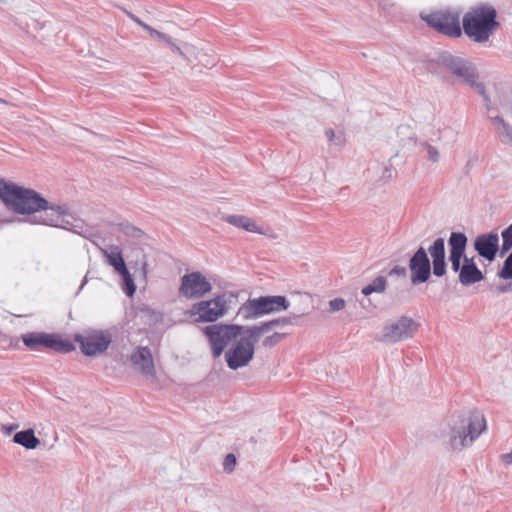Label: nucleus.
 I'll list each match as a JSON object with an SVG mask.
<instances>
[{
    "label": "nucleus",
    "instance_id": "nucleus-30",
    "mask_svg": "<svg viewBox=\"0 0 512 512\" xmlns=\"http://www.w3.org/2000/svg\"><path fill=\"white\" fill-rule=\"evenodd\" d=\"M426 149L429 159L433 162H437L439 160V152L437 149L429 144L426 145Z\"/></svg>",
    "mask_w": 512,
    "mask_h": 512
},
{
    "label": "nucleus",
    "instance_id": "nucleus-29",
    "mask_svg": "<svg viewBox=\"0 0 512 512\" xmlns=\"http://www.w3.org/2000/svg\"><path fill=\"white\" fill-rule=\"evenodd\" d=\"M330 311H340L345 307V301L342 298H335L329 302Z\"/></svg>",
    "mask_w": 512,
    "mask_h": 512
},
{
    "label": "nucleus",
    "instance_id": "nucleus-27",
    "mask_svg": "<svg viewBox=\"0 0 512 512\" xmlns=\"http://www.w3.org/2000/svg\"><path fill=\"white\" fill-rule=\"evenodd\" d=\"M371 285L374 292L381 293L385 290L386 279L382 276H379L372 281Z\"/></svg>",
    "mask_w": 512,
    "mask_h": 512
},
{
    "label": "nucleus",
    "instance_id": "nucleus-3",
    "mask_svg": "<svg viewBox=\"0 0 512 512\" xmlns=\"http://www.w3.org/2000/svg\"><path fill=\"white\" fill-rule=\"evenodd\" d=\"M449 260L454 272H459V281L463 285H471L483 279L481 270L475 265L472 258L464 257L467 237L464 233L453 232L448 240Z\"/></svg>",
    "mask_w": 512,
    "mask_h": 512
},
{
    "label": "nucleus",
    "instance_id": "nucleus-22",
    "mask_svg": "<svg viewBox=\"0 0 512 512\" xmlns=\"http://www.w3.org/2000/svg\"><path fill=\"white\" fill-rule=\"evenodd\" d=\"M134 20L139 26H141L143 29H145L150 34V36L156 37L157 39L164 41L168 44L171 42V38L169 36L155 30L154 28L147 25L146 23H144L143 21H141L138 18H135Z\"/></svg>",
    "mask_w": 512,
    "mask_h": 512
},
{
    "label": "nucleus",
    "instance_id": "nucleus-7",
    "mask_svg": "<svg viewBox=\"0 0 512 512\" xmlns=\"http://www.w3.org/2000/svg\"><path fill=\"white\" fill-rule=\"evenodd\" d=\"M245 327L235 324H213L202 329L211 346L215 358L220 357L227 345L237 339Z\"/></svg>",
    "mask_w": 512,
    "mask_h": 512
},
{
    "label": "nucleus",
    "instance_id": "nucleus-19",
    "mask_svg": "<svg viewBox=\"0 0 512 512\" xmlns=\"http://www.w3.org/2000/svg\"><path fill=\"white\" fill-rule=\"evenodd\" d=\"M225 221L245 231L264 234V229L257 225L256 222L250 217L244 215H229L225 218Z\"/></svg>",
    "mask_w": 512,
    "mask_h": 512
},
{
    "label": "nucleus",
    "instance_id": "nucleus-20",
    "mask_svg": "<svg viewBox=\"0 0 512 512\" xmlns=\"http://www.w3.org/2000/svg\"><path fill=\"white\" fill-rule=\"evenodd\" d=\"M106 262L112 266L118 273L127 269L125 261L122 256V251L118 246H111L107 249H102Z\"/></svg>",
    "mask_w": 512,
    "mask_h": 512
},
{
    "label": "nucleus",
    "instance_id": "nucleus-32",
    "mask_svg": "<svg viewBox=\"0 0 512 512\" xmlns=\"http://www.w3.org/2000/svg\"><path fill=\"white\" fill-rule=\"evenodd\" d=\"M362 293H363L364 295H366V296H368V295H370V294L374 293V290H372V285H371V283H370L369 285L365 286V287L362 289Z\"/></svg>",
    "mask_w": 512,
    "mask_h": 512
},
{
    "label": "nucleus",
    "instance_id": "nucleus-21",
    "mask_svg": "<svg viewBox=\"0 0 512 512\" xmlns=\"http://www.w3.org/2000/svg\"><path fill=\"white\" fill-rule=\"evenodd\" d=\"M14 442L27 449H35L39 444V439L35 437L32 429H28L16 433L14 435Z\"/></svg>",
    "mask_w": 512,
    "mask_h": 512
},
{
    "label": "nucleus",
    "instance_id": "nucleus-16",
    "mask_svg": "<svg viewBox=\"0 0 512 512\" xmlns=\"http://www.w3.org/2000/svg\"><path fill=\"white\" fill-rule=\"evenodd\" d=\"M448 66L451 72L461 78L464 83L475 87L478 93L484 94V87L476 83V75L471 66L460 60H452Z\"/></svg>",
    "mask_w": 512,
    "mask_h": 512
},
{
    "label": "nucleus",
    "instance_id": "nucleus-6",
    "mask_svg": "<svg viewBox=\"0 0 512 512\" xmlns=\"http://www.w3.org/2000/svg\"><path fill=\"white\" fill-rule=\"evenodd\" d=\"M289 308V302L284 296H261L248 299L241 305L238 314L244 319H256L266 314L285 311Z\"/></svg>",
    "mask_w": 512,
    "mask_h": 512
},
{
    "label": "nucleus",
    "instance_id": "nucleus-31",
    "mask_svg": "<svg viewBox=\"0 0 512 512\" xmlns=\"http://www.w3.org/2000/svg\"><path fill=\"white\" fill-rule=\"evenodd\" d=\"M501 458H502L504 463L511 464L512 463V451L510 453L503 454L501 456Z\"/></svg>",
    "mask_w": 512,
    "mask_h": 512
},
{
    "label": "nucleus",
    "instance_id": "nucleus-12",
    "mask_svg": "<svg viewBox=\"0 0 512 512\" xmlns=\"http://www.w3.org/2000/svg\"><path fill=\"white\" fill-rule=\"evenodd\" d=\"M419 324L412 318L403 316L396 322L388 324L383 330V339L390 342H398L411 338L416 333Z\"/></svg>",
    "mask_w": 512,
    "mask_h": 512
},
{
    "label": "nucleus",
    "instance_id": "nucleus-9",
    "mask_svg": "<svg viewBox=\"0 0 512 512\" xmlns=\"http://www.w3.org/2000/svg\"><path fill=\"white\" fill-rule=\"evenodd\" d=\"M486 429V421L479 413L471 414L462 421L460 428L453 429L451 445L454 449H462L477 439Z\"/></svg>",
    "mask_w": 512,
    "mask_h": 512
},
{
    "label": "nucleus",
    "instance_id": "nucleus-14",
    "mask_svg": "<svg viewBox=\"0 0 512 512\" xmlns=\"http://www.w3.org/2000/svg\"><path fill=\"white\" fill-rule=\"evenodd\" d=\"M409 267L412 274V282H425L430 276V261L424 248H419L410 259Z\"/></svg>",
    "mask_w": 512,
    "mask_h": 512
},
{
    "label": "nucleus",
    "instance_id": "nucleus-8",
    "mask_svg": "<svg viewBox=\"0 0 512 512\" xmlns=\"http://www.w3.org/2000/svg\"><path fill=\"white\" fill-rule=\"evenodd\" d=\"M27 349L40 351L51 349L56 352L68 353L75 349L74 344L60 335L44 332H30L21 337Z\"/></svg>",
    "mask_w": 512,
    "mask_h": 512
},
{
    "label": "nucleus",
    "instance_id": "nucleus-4",
    "mask_svg": "<svg viewBox=\"0 0 512 512\" xmlns=\"http://www.w3.org/2000/svg\"><path fill=\"white\" fill-rule=\"evenodd\" d=\"M261 332L262 329L259 327L245 328L237 343L225 354L229 368L236 370L251 361L254 355V346L258 342Z\"/></svg>",
    "mask_w": 512,
    "mask_h": 512
},
{
    "label": "nucleus",
    "instance_id": "nucleus-13",
    "mask_svg": "<svg viewBox=\"0 0 512 512\" xmlns=\"http://www.w3.org/2000/svg\"><path fill=\"white\" fill-rule=\"evenodd\" d=\"M74 340L79 343L81 351L87 356H94L104 352L111 343L108 334L94 331L86 335H75Z\"/></svg>",
    "mask_w": 512,
    "mask_h": 512
},
{
    "label": "nucleus",
    "instance_id": "nucleus-5",
    "mask_svg": "<svg viewBox=\"0 0 512 512\" xmlns=\"http://www.w3.org/2000/svg\"><path fill=\"white\" fill-rule=\"evenodd\" d=\"M230 309L228 298L219 294L209 300H201L186 310L185 315L195 323H212L224 317Z\"/></svg>",
    "mask_w": 512,
    "mask_h": 512
},
{
    "label": "nucleus",
    "instance_id": "nucleus-18",
    "mask_svg": "<svg viewBox=\"0 0 512 512\" xmlns=\"http://www.w3.org/2000/svg\"><path fill=\"white\" fill-rule=\"evenodd\" d=\"M432 258L433 273L441 277L446 272L445 242L443 238H437L428 249Z\"/></svg>",
    "mask_w": 512,
    "mask_h": 512
},
{
    "label": "nucleus",
    "instance_id": "nucleus-35",
    "mask_svg": "<svg viewBox=\"0 0 512 512\" xmlns=\"http://www.w3.org/2000/svg\"><path fill=\"white\" fill-rule=\"evenodd\" d=\"M281 321H282L283 323H289V320H288V319H286V318L282 319Z\"/></svg>",
    "mask_w": 512,
    "mask_h": 512
},
{
    "label": "nucleus",
    "instance_id": "nucleus-11",
    "mask_svg": "<svg viewBox=\"0 0 512 512\" xmlns=\"http://www.w3.org/2000/svg\"><path fill=\"white\" fill-rule=\"evenodd\" d=\"M211 290V283L203 274L192 272L181 278L179 295L187 299H200Z\"/></svg>",
    "mask_w": 512,
    "mask_h": 512
},
{
    "label": "nucleus",
    "instance_id": "nucleus-17",
    "mask_svg": "<svg viewBox=\"0 0 512 512\" xmlns=\"http://www.w3.org/2000/svg\"><path fill=\"white\" fill-rule=\"evenodd\" d=\"M130 359L140 372L150 376L155 374L152 353L148 347H138L133 351Z\"/></svg>",
    "mask_w": 512,
    "mask_h": 512
},
{
    "label": "nucleus",
    "instance_id": "nucleus-1",
    "mask_svg": "<svg viewBox=\"0 0 512 512\" xmlns=\"http://www.w3.org/2000/svg\"><path fill=\"white\" fill-rule=\"evenodd\" d=\"M0 199L10 210L18 214H32L45 210L44 223L50 226H57L66 212L60 206L49 207L48 202L34 190L4 180L0 181Z\"/></svg>",
    "mask_w": 512,
    "mask_h": 512
},
{
    "label": "nucleus",
    "instance_id": "nucleus-26",
    "mask_svg": "<svg viewBox=\"0 0 512 512\" xmlns=\"http://www.w3.org/2000/svg\"><path fill=\"white\" fill-rule=\"evenodd\" d=\"M499 277L512 279V253L504 261L503 267L499 272Z\"/></svg>",
    "mask_w": 512,
    "mask_h": 512
},
{
    "label": "nucleus",
    "instance_id": "nucleus-25",
    "mask_svg": "<svg viewBox=\"0 0 512 512\" xmlns=\"http://www.w3.org/2000/svg\"><path fill=\"white\" fill-rule=\"evenodd\" d=\"M495 128L502 134H505L507 140L512 141V133L504 120L499 117L492 118Z\"/></svg>",
    "mask_w": 512,
    "mask_h": 512
},
{
    "label": "nucleus",
    "instance_id": "nucleus-34",
    "mask_svg": "<svg viewBox=\"0 0 512 512\" xmlns=\"http://www.w3.org/2000/svg\"><path fill=\"white\" fill-rule=\"evenodd\" d=\"M217 62V59L215 56H211V58L208 60V64H210L211 66H214Z\"/></svg>",
    "mask_w": 512,
    "mask_h": 512
},
{
    "label": "nucleus",
    "instance_id": "nucleus-23",
    "mask_svg": "<svg viewBox=\"0 0 512 512\" xmlns=\"http://www.w3.org/2000/svg\"><path fill=\"white\" fill-rule=\"evenodd\" d=\"M122 278H123V281H124V291L126 292V294L128 296H133V294L135 293L136 291V285L134 283V280L131 276V274L129 273L128 269H125L124 271L120 272L119 273Z\"/></svg>",
    "mask_w": 512,
    "mask_h": 512
},
{
    "label": "nucleus",
    "instance_id": "nucleus-28",
    "mask_svg": "<svg viewBox=\"0 0 512 512\" xmlns=\"http://www.w3.org/2000/svg\"><path fill=\"white\" fill-rule=\"evenodd\" d=\"M235 465H236L235 455L234 454L226 455L224 462H223L224 469L228 472H231L235 468Z\"/></svg>",
    "mask_w": 512,
    "mask_h": 512
},
{
    "label": "nucleus",
    "instance_id": "nucleus-10",
    "mask_svg": "<svg viewBox=\"0 0 512 512\" xmlns=\"http://www.w3.org/2000/svg\"><path fill=\"white\" fill-rule=\"evenodd\" d=\"M422 19L436 31L449 37L461 36L460 14L456 11L443 9L422 15Z\"/></svg>",
    "mask_w": 512,
    "mask_h": 512
},
{
    "label": "nucleus",
    "instance_id": "nucleus-24",
    "mask_svg": "<svg viewBox=\"0 0 512 512\" xmlns=\"http://www.w3.org/2000/svg\"><path fill=\"white\" fill-rule=\"evenodd\" d=\"M502 253H506L512 248V224L506 228L502 234Z\"/></svg>",
    "mask_w": 512,
    "mask_h": 512
},
{
    "label": "nucleus",
    "instance_id": "nucleus-15",
    "mask_svg": "<svg viewBox=\"0 0 512 512\" xmlns=\"http://www.w3.org/2000/svg\"><path fill=\"white\" fill-rule=\"evenodd\" d=\"M474 247L481 257L488 261H493L499 248L498 234L488 233L479 235L475 240Z\"/></svg>",
    "mask_w": 512,
    "mask_h": 512
},
{
    "label": "nucleus",
    "instance_id": "nucleus-36",
    "mask_svg": "<svg viewBox=\"0 0 512 512\" xmlns=\"http://www.w3.org/2000/svg\"><path fill=\"white\" fill-rule=\"evenodd\" d=\"M280 320L272 321L271 324H278Z\"/></svg>",
    "mask_w": 512,
    "mask_h": 512
},
{
    "label": "nucleus",
    "instance_id": "nucleus-2",
    "mask_svg": "<svg viewBox=\"0 0 512 512\" xmlns=\"http://www.w3.org/2000/svg\"><path fill=\"white\" fill-rule=\"evenodd\" d=\"M497 12L491 5L472 7L462 19L465 34L476 42H485L499 26Z\"/></svg>",
    "mask_w": 512,
    "mask_h": 512
},
{
    "label": "nucleus",
    "instance_id": "nucleus-33",
    "mask_svg": "<svg viewBox=\"0 0 512 512\" xmlns=\"http://www.w3.org/2000/svg\"><path fill=\"white\" fill-rule=\"evenodd\" d=\"M326 135L329 140H332L334 138V131L332 129H329L326 131Z\"/></svg>",
    "mask_w": 512,
    "mask_h": 512
}]
</instances>
